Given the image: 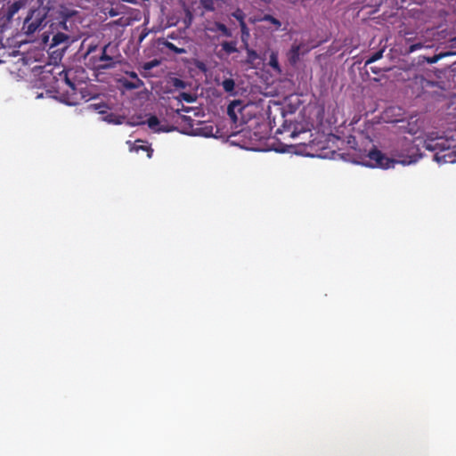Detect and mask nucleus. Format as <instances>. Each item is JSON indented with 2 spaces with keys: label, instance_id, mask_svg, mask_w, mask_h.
I'll use <instances>...</instances> for the list:
<instances>
[{
  "label": "nucleus",
  "instance_id": "1",
  "mask_svg": "<svg viewBox=\"0 0 456 456\" xmlns=\"http://www.w3.org/2000/svg\"><path fill=\"white\" fill-rule=\"evenodd\" d=\"M76 13V11L70 10L65 6H60V8L52 14L53 18L51 20L49 31L44 33L43 41L47 43L50 35H52L51 47L61 45H69L73 41V37L66 33L72 30V24L68 23L69 19Z\"/></svg>",
  "mask_w": 456,
  "mask_h": 456
},
{
  "label": "nucleus",
  "instance_id": "2",
  "mask_svg": "<svg viewBox=\"0 0 456 456\" xmlns=\"http://www.w3.org/2000/svg\"><path fill=\"white\" fill-rule=\"evenodd\" d=\"M423 148L434 151V159L439 164L456 163V139L439 135L436 132L428 133Z\"/></svg>",
  "mask_w": 456,
  "mask_h": 456
},
{
  "label": "nucleus",
  "instance_id": "3",
  "mask_svg": "<svg viewBox=\"0 0 456 456\" xmlns=\"http://www.w3.org/2000/svg\"><path fill=\"white\" fill-rule=\"evenodd\" d=\"M45 24V12L41 10H33L26 17L22 29L27 35H32Z\"/></svg>",
  "mask_w": 456,
  "mask_h": 456
},
{
  "label": "nucleus",
  "instance_id": "4",
  "mask_svg": "<svg viewBox=\"0 0 456 456\" xmlns=\"http://www.w3.org/2000/svg\"><path fill=\"white\" fill-rule=\"evenodd\" d=\"M300 126L298 123L288 122L286 120L281 127L277 129L276 134L282 135L283 140H297L301 135L310 133L308 129L299 128Z\"/></svg>",
  "mask_w": 456,
  "mask_h": 456
},
{
  "label": "nucleus",
  "instance_id": "5",
  "mask_svg": "<svg viewBox=\"0 0 456 456\" xmlns=\"http://www.w3.org/2000/svg\"><path fill=\"white\" fill-rule=\"evenodd\" d=\"M314 47L308 46L304 42L299 44L294 43L287 53L289 62L291 65H296L299 61L300 54L307 53Z\"/></svg>",
  "mask_w": 456,
  "mask_h": 456
},
{
  "label": "nucleus",
  "instance_id": "6",
  "mask_svg": "<svg viewBox=\"0 0 456 456\" xmlns=\"http://www.w3.org/2000/svg\"><path fill=\"white\" fill-rule=\"evenodd\" d=\"M402 146L405 147V149L409 152L411 151V154L408 153L406 155H399L398 157L400 158V159L397 160L398 162H401L403 164H411L416 162L421 157L420 154H416V152L419 151V149L416 147V145H414L412 142L405 139L402 142Z\"/></svg>",
  "mask_w": 456,
  "mask_h": 456
},
{
  "label": "nucleus",
  "instance_id": "7",
  "mask_svg": "<svg viewBox=\"0 0 456 456\" xmlns=\"http://www.w3.org/2000/svg\"><path fill=\"white\" fill-rule=\"evenodd\" d=\"M370 160L375 162V166L381 168H389L393 166L394 160L387 158L379 150H372L369 153Z\"/></svg>",
  "mask_w": 456,
  "mask_h": 456
},
{
  "label": "nucleus",
  "instance_id": "8",
  "mask_svg": "<svg viewBox=\"0 0 456 456\" xmlns=\"http://www.w3.org/2000/svg\"><path fill=\"white\" fill-rule=\"evenodd\" d=\"M110 47V44L105 45L101 51L99 57H93L94 60H98L99 62L108 61V64L97 63V69H109L116 66V61L113 57L108 54V49Z\"/></svg>",
  "mask_w": 456,
  "mask_h": 456
},
{
  "label": "nucleus",
  "instance_id": "9",
  "mask_svg": "<svg viewBox=\"0 0 456 456\" xmlns=\"http://www.w3.org/2000/svg\"><path fill=\"white\" fill-rule=\"evenodd\" d=\"M60 76L63 79L64 83L70 88L72 94H76L77 83L75 80V71L73 69L64 70L60 73Z\"/></svg>",
  "mask_w": 456,
  "mask_h": 456
},
{
  "label": "nucleus",
  "instance_id": "10",
  "mask_svg": "<svg viewBox=\"0 0 456 456\" xmlns=\"http://www.w3.org/2000/svg\"><path fill=\"white\" fill-rule=\"evenodd\" d=\"M144 142L142 140H136L134 143H131L130 141L127 142V143L130 144V151L139 152V151H143L147 152V157L151 159L153 154V150L151 149V145H144L142 144Z\"/></svg>",
  "mask_w": 456,
  "mask_h": 456
},
{
  "label": "nucleus",
  "instance_id": "11",
  "mask_svg": "<svg viewBox=\"0 0 456 456\" xmlns=\"http://www.w3.org/2000/svg\"><path fill=\"white\" fill-rule=\"evenodd\" d=\"M147 125L155 133L169 132L172 130L165 126H160L159 119L155 115H151L147 119Z\"/></svg>",
  "mask_w": 456,
  "mask_h": 456
},
{
  "label": "nucleus",
  "instance_id": "12",
  "mask_svg": "<svg viewBox=\"0 0 456 456\" xmlns=\"http://www.w3.org/2000/svg\"><path fill=\"white\" fill-rule=\"evenodd\" d=\"M244 48L247 52L246 63L255 68L256 61L260 60L258 53L255 50L249 48L248 42L244 43Z\"/></svg>",
  "mask_w": 456,
  "mask_h": 456
},
{
  "label": "nucleus",
  "instance_id": "13",
  "mask_svg": "<svg viewBox=\"0 0 456 456\" xmlns=\"http://www.w3.org/2000/svg\"><path fill=\"white\" fill-rule=\"evenodd\" d=\"M22 6V3L20 1H15L10 5H8L7 9L4 12V17L7 21H11L13 16L20 11Z\"/></svg>",
  "mask_w": 456,
  "mask_h": 456
},
{
  "label": "nucleus",
  "instance_id": "14",
  "mask_svg": "<svg viewBox=\"0 0 456 456\" xmlns=\"http://www.w3.org/2000/svg\"><path fill=\"white\" fill-rule=\"evenodd\" d=\"M221 86L225 93L229 94L231 96H235L237 92L235 91V81L229 77L225 78L222 81Z\"/></svg>",
  "mask_w": 456,
  "mask_h": 456
},
{
  "label": "nucleus",
  "instance_id": "15",
  "mask_svg": "<svg viewBox=\"0 0 456 456\" xmlns=\"http://www.w3.org/2000/svg\"><path fill=\"white\" fill-rule=\"evenodd\" d=\"M268 64L274 71H276L278 73L281 72V66H280L279 61H278V53L277 52H274V51L271 52Z\"/></svg>",
  "mask_w": 456,
  "mask_h": 456
},
{
  "label": "nucleus",
  "instance_id": "16",
  "mask_svg": "<svg viewBox=\"0 0 456 456\" xmlns=\"http://www.w3.org/2000/svg\"><path fill=\"white\" fill-rule=\"evenodd\" d=\"M211 30L215 32H220L223 36L227 37H232L231 30L224 23L218 21L214 23V28H211Z\"/></svg>",
  "mask_w": 456,
  "mask_h": 456
},
{
  "label": "nucleus",
  "instance_id": "17",
  "mask_svg": "<svg viewBox=\"0 0 456 456\" xmlns=\"http://www.w3.org/2000/svg\"><path fill=\"white\" fill-rule=\"evenodd\" d=\"M240 101L239 100H234L232 101L229 105H228V108H227V114L229 115V117L233 120V121H236L237 120V114H236V111H235V109L236 108H239L240 106Z\"/></svg>",
  "mask_w": 456,
  "mask_h": 456
},
{
  "label": "nucleus",
  "instance_id": "18",
  "mask_svg": "<svg viewBox=\"0 0 456 456\" xmlns=\"http://www.w3.org/2000/svg\"><path fill=\"white\" fill-rule=\"evenodd\" d=\"M222 49L228 54L238 52L236 47V42L234 41H224L221 44Z\"/></svg>",
  "mask_w": 456,
  "mask_h": 456
},
{
  "label": "nucleus",
  "instance_id": "19",
  "mask_svg": "<svg viewBox=\"0 0 456 456\" xmlns=\"http://www.w3.org/2000/svg\"><path fill=\"white\" fill-rule=\"evenodd\" d=\"M260 21H268L270 23H272L273 25H274L276 27V28H280L281 26V22L274 18L273 16L270 15V14H265L262 18L259 19Z\"/></svg>",
  "mask_w": 456,
  "mask_h": 456
},
{
  "label": "nucleus",
  "instance_id": "20",
  "mask_svg": "<svg viewBox=\"0 0 456 456\" xmlns=\"http://www.w3.org/2000/svg\"><path fill=\"white\" fill-rule=\"evenodd\" d=\"M383 53H384V49H380L379 51H377L376 53H374L366 61H365V66H368L370 65V63H373L377 61H379V59H381L383 57Z\"/></svg>",
  "mask_w": 456,
  "mask_h": 456
},
{
  "label": "nucleus",
  "instance_id": "21",
  "mask_svg": "<svg viewBox=\"0 0 456 456\" xmlns=\"http://www.w3.org/2000/svg\"><path fill=\"white\" fill-rule=\"evenodd\" d=\"M164 45L168 50L172 51L175 53L182 54L186 53V50L184 48L177 47L175 44L171 42L167 41L165 42Z\"/></svg>",
  "mask_w": 456,
  "mask_h": 456
},
{
  "label": "nucleus",
  "instance_id": "22",
  "mask_svg": "<svg viewBox=\"0 0 456 456\" xmlns=\"http://www.w3.org/2000/svg\"><path fill=\"white\" fill-rule=\"evenodd\" d=\"M144 83L142 79H138V81H126L124 86L127 89H138L143 86Z\"/></svg>",
  "mask_w": 456,
  "mask_h": 456
},
{
  "label": "nucleus",
  "instance_id": "23",
  "mask_svg": "<svg viewBox=\"0 0 456 456\" xmlns=\"http://www.w3.org/2000/svg\"><path fill=\"white\" fill-rule=\"evenodd\" d=\"M179 99L186 102H193L196 101V97L190 93L183 92L179 94Z\"/></svg>",
  "mask_w": 456,
  "mask_h": 456
},
{
  "label": "nucleus",
  "instance_id": "24",
  "mask_svg": "<svg viewBox=\"0 0 456 456\" xmlns=\"http://www.w3.org/2000/svg\"><path fill=\"white\" fill-rule=\"evenodd\" d=\"M232 16L235 18L239 22L245 21V13L240 8L236 9L232 13Z\"/></svg>",
  "mask_w": 456,
  "mask_h": 456
},
{
  "label": "nucleus",
  "instance_id": "25",
  "mask_svg": "<svg viewBox=\"0 0 456 456\" xmlns=\"http://www.w3.org/2000/svg\"><path fill=\"white\" fill-rule=\"evenodd\" d=\"M424 47V44L421 43V42H418V43H415V44H412L411 45L408 49L406 50V53H414L418 50H420Z\"/></svg>",
  "mask_w": 456,
  "mask_h": 456
},
{
  "label": "nucleus",
  "instance_id": "26",
  "mask_svg": "<svg viewBox=\"0 0 456 456\" xmlns=\"http://www.w3.org/2000/svg\"><path fill=\"white\" fill-rule=\"evenodd\" d=\"M240 27L241 28V31H242V36H241V38H242V41L245 43L247 42V40L245 39V36H248V28H247V25L245 23V21H242V22H240Z\"/></svg>",
  "mask_w": 456,
  "mask_h": 456
},
{
  "label": "nucleus",
  "instance_id": "27",
  "mask_svg": "<svg viewBox=\"0 0 456 456\" xmlns=\"http://www.w3.org/2000/svg\"><path fill=\"white\" fill-rule=\"evenodd\" d=\"M113 118H114V116H113V115H109V116H107V117H106V120H108V121H109V122H110V123L118 124V125H119V124H121V123H122L121 119H122L123 118H121V117H118V118H116L115 119H114Z\"/></svg>",
  "mask_w": 456,
  "mask_h": 456
},
{
  "label": "nucleus",
  "instance_id": "28",
  "mask_svg": "<svg viewBox=\"0 0 456 456\" xmlns=\"http://www.w3.org/2000/svg\"><path fill=\"white\" fill-rule=\"evenodd\" d=\"M173 85L176 88H182V89L185 88V86H186L184 81H183L182 79H179V78H175Z\"/></svg>",
  "mask_w": 456,
  "mask_h": 456
},
{
  "label": "nucleus",
  "instance_id": "29",
  "mask_svg": "<svg viewBox=\"0 0 456 456\" xmlns=\"http://www.w3.org/2000/svg\"><path fill=\"white\" fill-rule=\"evenodd\" d=\"M158 63L159 62L157 61H151L146 62L143 65V69L146 70L151 69L153 67L157 66Z\"/></svg>",
  "mask_w": 456,
  "mask_h": 456
},
{
  "label": "nucleus",
  "instance_id": "30",
  "mask_svg": "<svg viewBox=\"0 0 456 456\" xmlns=\"http://www.w3.org/2000/svg\"><path fill=\"white\" fill-rule=\"evenodd\" d=\"M96 49H97V45H89L86 49L85 57H86V56L90 55L91 53H93L94 52H95Z\"/></svg>",
  "mask_w": 456,
  "mask_h": 456
},
{
  "label": "nucleus",
  "instance_id": "31",
  "mask_svg": "<svg viewBox=\"0 0 456 456\" xmlns=\"http://www.w3.org/2000/svg\"><path fill=\"white\" fill-rule=\"evenodd\" d=\"M306 144H307V142L305 141H304L303 138H300V140L296 142L295 143L290 142L289 144H285V145L288 146V147L292 148V147H294L296 145H306Z\"/></svg>",
  "mask_w": 456,
  "mask_h": 456
},
{
  "label": "nucleus",
  "instance_id": "32",
  "mask_svg": "<svg viewBox=\"0 0 456 456\" xmlns=\"http://www.w3.org/2000/svg\"><path fill=\"white\" fill-rule=\"evenodd\" d=\"M443 55L440 54V55H435L433 57H430V58H428V62L430 63V64H433V63H436V61H438V60L442 57Z\"/></svg>",
  "mask_w": 456,
  "mask_h": 456
},
{
  "label": "nucleus",
  "instance_id": "33",
  "mask_svg": "<svg viewBox=\"0 0 456 456\" xmlns=\"http://www.w3.org/2000/svg\"><path fill=\"white\" fill-rule=\"evenodd\" d=\"M126 74L128 75L129 77H131L132 79H134V81H138V79H140L138 77V75L136 74V72L134 71H130V72H126Z\"/></svg>",
  "mask_w": 456,
  "mask_h": 456
},
{
  "label": "nucleus",
  "instance_id": "34",
  "mask_svg": "<svg viewBox=\"0 0 456 456\" xmlns=\"http://www.w3.org/2000/svg\"><path fill=\"white\" fill-rule=\"evenodd\" d=\"M97 63H101V64H108V61H102V62H99L98 60H94L93 61V64L95 66V68L97 69Z\"/></svg>",
  "mask_w": 456,
  "mask_h": 456
},
{
  "label": "nucleus",
  "instance_id": "35",
  "mask_svg": "<svg viewBox=\"0 0 456 456\" xmlns=\"http://www.w3.org/2000/svg\"><path fill=\"white\" fill-rule=\"evenodd\" d=\"M67 103L69 104V105H75L77 104L76 101L75 100H68L67 101Z\"/></svg>",
  "mask_w": 456,
  "mask_h": 456
},
{
  "label": "nucleus",
  "instance_id": "36",
  "mask_svg": "<svg viewBox=\"0 0 456 456\" xmlns=\"http://www.w3.org/2000/svg\"><path fill=\"white\" fill-rule=\"evenodd\" d=\"M371 71L374 73V74H379V69H376L375 68H370Z\"/></svg>",
  "mask_w": 456,
  "mask_h": 456
},
{
  "label": "nucleus",
  "instance_id": "37",
  "mask_svg": "<svg viewBox=\"0 0 456 456\" xmlns=\"http://www.w3.org/2000/svg\"><path fill=\"white\" fill-rule=\"evenodd\" d=\"M189 110H190V108L183 106V109H182L183 111L188 112Z\"/></svg>",
  "mask_w": 456,
  "mask_h": 456
},
{
  "label": "nucleus",
  "instance_id": "38",
  "mask_svg": "<svg viewBox=\"0 0 456 456\" xmlns=\"http://www.w3.org/2000/svg\"><path fill=\"white\" fill-rule=\"evenodd\" d=\"M262 2L265 3V4H269L271 3V0H261Z\"/></svg>",
  "mask_w": 456,
  "mask_h": 456
},
{
  "label": "nucleus",
  "instance_id": "39",
  "mask_svg": "<svg viewBox=\"0 0 456 456\" xmlns=\"http://www.w3.org/2000/svg\"><path fill=\"white\" fill-rule=\"evenodd\" d=\"M278 151H282V152L286 151V150H285V149H283V148H282V149H280V150H278Z\"/></svg>",
  "mask_w": 456,
  "mask_h": 456
},
{
  "label": "nucleus",
  "instance_id": "40",
  "mask_svg": "<svg viewBox=\"0 0 456 456\" xmlns=\"http://www.w3.org/2000/svg\"><path fill=\"white\" fill-rule=\"evenodd\" d=\"M405 40H406L407 42H410L411 39L407 37V38H405Z\"/></svg>",
  "mask_w": 456,
  "mask_h": 456
}]
</instances>
